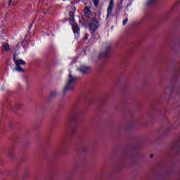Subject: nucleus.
<instances>
[{"label": "nucleus", "mask_w": 180, "mask_h": 180, "mask_svg": "<svg viewBox=\"0 0 180 180\" xmlns=\"http://www.w3.org/2000/svg\"><path fill=\"white\" fill-rule=\"evenodd\" d=\"M85 36H86V37H85L84 39H88V34H85Z\"/></svg>", "instance_id": "27"}, {"label": "nucleus", "mask_w": 180, "mask_h": 180, "mask_svg": "<svg viewBox=\"0 0 180 180\" xmlns=\"http://www.w3.org/2000/svg\"><path fill=\"white\" fill-rule=\"evenodd\" d=\"M78 130V111L76 110L75 113H73L70 117L68 122L69 137H74L75 133Z\"/></svg>", "instance_id": "1"}, {"label": "nucleus", "mask_w": 180, "mask_h": 180, "mask_svg": "<svg viewBox=\"0 0 180 180\" xmlns=\"http://www.w3.org/2000/svg\"><path fill=\"white\" fill-rule=\"evenodd\" d=\"M68 146V139H64L61 143L62 150H65Z\"/></svg>", "instance_id": "10"}, {"label": "nucleus", "mask_w": 180, "mask_h": 180, "mask_svg": "<svg viewBox=\"0 0 180 180\" xmlns=\"http://www.w3.org/2000/svg\"><path fill=\"white\" fill-rule=\"evenodd\" d=\"M11 4H12V0H9L8 1V5H11Z\"/></svg>", "instance_id": "26"}, {"label": "nucleus", "mask_w": 180, "mask_h": 180, "mask_svg": "<svg viewBox=\"0 0 180 180\" xmlns=\"http://www.w3.org/2000/svg\"><path fill=\"white\" fill-rule=\"evenodd\" d=\"M70 20H71V22H75V18L73 17V18H72V19Z\"/></svg>", "instance_id": "25"}, {"label": "nucleus", "mask_w": 180, "mask_h": 180, "mask_svg": "<svg viewBox=\"0 0 180 180\" xmlns=\"http://www.w3.org/2000/svg\"><path fill=\"white\" fill-rule=\"evenodd\" d=\"M79 23H82V26H86V20L85 18H82L81 20H79Z\"/></svg>", "instance_id": "16"}, {"label": "nucleus", "mask_w": 180, "mask_h": 180, "mask_svg": "<svg viewBox=\"0 0 180 180\" xmlns=\"http://www.w3.org/2000/svg\"><path fill=\"white\" fill-rule=\"evenodd\" d=\"M10 109H11V110H18V109H22V104L18 103L15 105H9Z\"/></svg>", "instance_id": "11"}, {"label": "nucleus", "mask_w": 180, "mask_h": 180, "mask_svg": "<svg viewBox=\"0 0 180 180\" xmlns=\"http://www.w3.org/2000/svg\"><path fill=\"white\" fill-rule=\"evenodd\" d=\"M123 1L124 0H120L117 4V9L120 11V9H123Z\"/></svg>", "instance_id": "13"}, {"label": "nucleus", "mask_w": 180, "mask_h": 180, "mask_svg": "<svg viewBox=\"0 0 180 180\" xmlns=\"http://www.w3.org/2000/svg\"><path fill=\"white\" fill-rule=\"evenodd\" d=\"M98 27L99 22L98 21V18H96V17L91 18L89 23V29L92 37L95 36V32L98 30Z\"/></svg>", "instance_id": "2"}, {"label": "nucleus", "mask_w": 180, "mask_h": 180, "mask_svg": "<svg viewBox=\"0 0 180 180\" xmlns=\"http://www.w3.org/2000/svg\"><path fill=\"white\" fill-rule=\"evenodd\" d=\"M69 16H70V18H74V12H70Z\"/></svg>", "instance_id": "24"}, {"label": "nucleus", "mask_w": 180, "mask_h": 180, "mask_svg": "<svg viewBox=\"0 0 180 180\" xmlns=\"http://www.w3.org/2000/svg\"><path fill=\"white\" fill-rule=\"evenodd\" d=\"M113 6H115V0H110L109 6L107 9V19L112 16V12H113Z\"/></svg>", "instance_id": "4"}, {"label": "nucleus", "mask_w": 180, "mask_h": 180, "mask_svg": "<svg viewBox=\"0 0 180 180\" xmlns=\"http://www.w3.org/2000/svg\"><path fill=\"white\" fill-rule=\"evenodd\" d=\"M75 77H72V75L69 74V80L68 81L67 85L63 89V94H66L68 91H72L74 89V82H75Z\"/></svg>", "instance_id": "3"}, {"label": "nucleus", "mask_w": 180, "mask_h": 180, "mask_svg": "<svg viewBox=\"0 0 180 180\" xmlns=\"http://www.w3.org/2000/svg\"><path fill=\"white\" fill-rule=\"evenodd\" d=\"M84 13L86 19H89L92 15V11H91V9L88 6H86L84 9Z\"/></svg>", "instance_id": "9"}, {"label": "nucleus", "mask_w": 180, "mask_h": 180, "mask_svg": "<svg viewBox=\"0 0 180 180\" xmlns=\"http://www.w3.org/2000/svg\"><path fill=\"white\" fill-rule=\"evenodd\" d=\"M90 68H91L89 66L84 65V66H81L78 70L82 74L85 75L88 74V72L89 71Z\"/></svg>", "instance_id": "8"}, {"label": "nucleus", "mask_w": 180, "mask_h": 180, "mask_svg": "<svg viewBox=\"0 0 180 180\" xmlns=\"http://www.w3.org/2000/svg\"><path fill=\"white\" fill-rule=\"evenodd\" d=\"M150 14H148V13H147V14H146L145 15V16H144V20H150Z\"/></svg>", "instance_id": "20"}, {"label": "nucleus", "mask_w": 180, "mask_h": 180, "mask_svg": "<svg viewBox=\"0 0 180 180\" xmlns=\"http://www.w3.org/2000/svg\"><path fill=\"white\" fill-rule=\"evenodd\" d=\"M154 157V155H150V158H153Z\"/></svg>", "instance_id": "28"}, {"label": "nucleus", "mask_w": 180, "mask_h": 180, "mask_svg": "<svg viewBox=\"0 0 180 180\" xmlns=\"http://www.w3.org/2000/svg\"><path fill=\"white\" fill-rule=\"evenodd\" d=\"M88 151V148L86 146H83L79 151V153H83L85 154Z\"/></svg>", "instance_id": "15"}, {"label": "nucleus", "mask_w": 180, "mask_h": 180, "mask_svg": "<svg viewBox=\"0 0 180 180\" xmlns=\"http://www.w3.org/2000/svg\"><path fill=\"white\" fill-rule=\"evenodd\" d=\"M6 33V28L5 27H0V37H4Z\"/></svg>", "instance_id": "12"}, {"label": "nucleus", "mask_w": 180, "mask_h": 180, "mask_svg": "<svg viewBox=\"0 0 180 180\" xmlns=\"http://www.w3.org/2000/svg\"><path fill=\"white\" fill-rule=\"evenodd\" d=\"M110 53V46L106 47L105 51L101 52L98 55V58H104L106 59L109 57V54Z\"/></svg>", "instance_id": "5"}, {"label": "nucleus", "mask_w": 180, "mask_h": 180, "mask_svg": "<svg viewBox=\"0 0 180 180\" xmlns=\"http://www.w3.org/2000/svg\"><path fill=\"white\" fill-rule=\"evenodd\" d=\"M72 29L73 31V33L75 34V37H78L79 36V26H78V24L75 23L72 25Z\"/></svg>", "instance_id": "6"}, {"label": "nucleus", "mask_w": 180, "mask_h": 180, "mask_svg": "<svg viewBox=\"0 0 180 180\" xmlns=\"http://www.w3.org/2000/svg\"><path fill=\"white\" fill-rule=\"evenodd\" d=\"M11 48L9 47V44H5L4 45V50L6 51H8V50L10 49Z\"/></svg>", "instance_id": "22"}, {"label": "nucleus", "mask_w": 180, "mask_h": 180, "mask_svg": "<svg viewBox=\"0 0 180 180\" xmlns=\"http://www.w3.org/2000/svg\"><path fill=\"white\" fill-rule=\"evenodd\" d=\"M56 95H57V91H52L49 95V98L51 99L53 98H56Z\"/></svg>", "instance_id": "18"}, {"label": "nucleus", "mask_w": 180, "mask_h": 180, "mask_svg": "<svg viewBox=\"0 0 180 180\" xmlns=\"http://www.w3.org/2000/svg\"><path fill=\"white\" fill-rule=\"evenodd\" d=\"M129 22V19L125 18L123 21H122V25L123 26H126V25H127V22Z\"/></svg>", "instance_id": "21"}, {"label": "nucleus", "mask_w": 180, "mask_h": 180, "mask_svg": "<svg viewBox=\"0 0 180 180\" xmlns=\"http://www.w3.org/2000/svg\"><path fill=\"white\" fill-rule=\"evenodd\" d=\"M157 2V0H148L146 3V6H151V5H154Z\"/></svg>", "instance_id": "14"}, {"label": "nucleus", "mask_w": 180, "mask_h": 180, "mask_svg": "<svg viewBox=\"0 0 180 180\" xmlns=\"http://www.w3.org/2000/svg\"><path fill=\"white\" fill-rule=\"evenodd\" d=\"M13 61L16 67H20L21 65H26V62L22 59L16 60V55H13Z\"/></svg>", "instance_id": "7"}, {"label": "nucleus", "mask_w": 180, "mask_h": 180, "mask_svg": "<svg viewBox=\"0 0 180 180\" xmlns=\"http://www.w3.org/2000/svg\"><path fill=\"white\" fill-rule=\"evenodd\" d=\"M15 70L18 72H25V70H23L20 66H16Z\"/></svg>", "instance_id": "17"}, {"label": "nucleus", "mask_w": 180, "mask_h": 180, "mask_svg": "<svg viewBox=\"0 0 180 180\" xmlns=\"http://www.w3.org/2000/svg\"><path fill=\"white\" fill-rule=\"evenodd\" d=\"M95 8H98L99 5V0H92Z\"/></svg>", "instance_id": "19"}, {"label": "nucleus", "mask_w": 180, "mask_h": 180, "mask_svg": "<svg viewBox=\"0 0 180 180\" xmlns=\"http://www.w3.org/2000/svg\"><path fill=\"white\" fill-rule=\"evenodd\" d=\"M8 155H9V157H11V158H15V155H13V153H12V152H9V153H8Z\"/></svg>", "instance_id": "23"}]
</instances>
